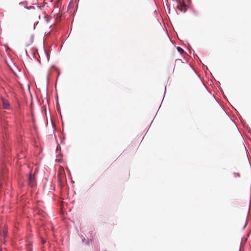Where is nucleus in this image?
<instances>
[{"label":"nucleus","instance_id":"nucleus-1","mask_svg":"<svg viewBox=\"0 0 251 251\" xmlns=\"http://www.w3.org/2000/svg\"><path fill=\"white\" fill-rule=\"evenodd\" d=\"M23 249L25 250L26 251H31V242L28 240H25L23 245L21 246Z\"/></svg>","mask_w":251,"mask_h":251},{"label":"nucleus","instance_id":"nucleus-2","mask_svg":"<svg viewBox=\"0 0 251 251\" xmlns=\"http://www.w3.org/2000/svg\"><path fill=\"white\" fill-rule=\"evenodd\" d=\"M177 8L181 12H185L187 9V6L184 2H180L178 4Z\"/></svg>","mask_w":251,"mask_h":251},{"label":"nucleus","instance_id":"nucleus-3","mask_svg":"<svg viewBox=\"0 0 251 251\" xmlns=\"http://www.w3.org/2000/svg\"><path fill=\"white\" fill-rule=\"evenodd\" d=\"M28 184L29 185L33 187L35 184V178L34 176H32V174H30L28 177Z\"/></svg>","mask_w":251,"mask_h":251},{"label":"nucleus","instance_id":"nucleus-4","mask_svg":"<svg viewBox=\"0 0 251 251\" xmlns=\"http://www.w3.org/2000/svg\"><path fill=\"white\" fill-rule=\"evenodd\" d=\"M2 101L3 108L8 109L9 108V104L8 101L5 99H2Z\"/></svg>","mask_w":251,"mask_h":251},{"label":"nucleus","instance_id":"nucleus-5","mask_svg":"<svg viewBox=\"0 0 251 251\" xmlns=\"http://www.w3.org/2000/svg\"><path fill=\"white\" fill-rule=\"evenodd\" d=\"M176 49L181 54H182L184 52L183 50L180 47H177Z\"/></svg>","mask_w":251,"mask_h":251},{"label":"nucleus","instance_id":"nucleus-6","mask_svg":"<svg viewBox=\"0 0 251 251\" xmlns=\"http://www.w3.org/2000/svg\"><path fill=\"white\" fill-rule=\"evenodd\" d=\"M7 234V231L6 229H4L3 231V233H2V236L3 237V238H5L6 237Z\"/></svg>","mask_w":251,"mask_h":251},{"label":"nucleus","instance_id":"nucleus-7","mask_svg":"<svg viewBox=\"0 0 251 251\" xmlns=\"http://www.w3.org/2000/svg\"><path fill=\"white\" fill-rule=\"evenodd\" d=\"M0 251H2V249L0 248Z\"/></svg>","mask_w":251,"mask_h":251}]
</instances>
